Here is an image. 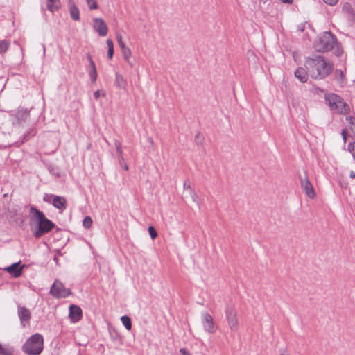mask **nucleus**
Listing matches in <instances>:
<instances>
[{"mask_svg":"<svg viewBox=\"0 0 355 355\" xmlns=\"http://www.w3.org/2000/svg\"><path fill=\"white\" fill-rule=\"evenodd\" d=\"M300 31H303V28L302 27H300Z\"/></svg>","mask_w":355,"mask_h":355,"instance_id":"nucleus-48","label":"nucleus"},{"mask_svg":"<svg viewBox=\"0 0 355 355\" xmlns=\"http://www.w3.org/2000/svg\"><path fill=\"white\" fill-rule=\"evenodd\" d=\"M100 95H101V93H100L99 90H96L94 93V96L96 99H98L99 98Z\"/></svg>","mask_w":355,"mask_h":355,"instance_id":"nucleus-41","label":"nucleus"},{"mask_svg":"<svg viewBox=\"0 0 355 355\" xmlns=\"http://www.w3.org/2000/svg\"><path fill=\"white\" fill-rule=\"evenodd\" d=\"M18 315L21 322L28 321L31 318L30 311L25 307H19Z\"/></svg>","mask_w":355,"mask_h":355,"instance_id":"nucleus-20","label":"nucleus"},{"mask_svg":"<svg viewBox=\"0 0 355 355\" xmlns=\"http://www.w3.org/2000/svg\"><path fill=\"white\" fill-rule=\"evenodd\" d=\"M93 28L101 37H105L107 34L108 28L105 21L100 17L93 19Z\"/></svg>","mask_w":355,"mask_h":355,"instance_id":"nucleus-9","label":"nucleus"},{"mask_svg":"<svg viewBox=\"0 0 355 355\" xmlns=\"http://www.w3.org/2000/svg\"><path fill=\"white\" fill-rule=\"evenodd\" d=\"M346 120L348 121L350 125V129L353 132L355 137V118L353 116H347Z\"/></svg>","mask_w":355,"mask_h":355,"instance_id":"nucleus-29","label":"nucleus"},{"mask_svg":"<svg viewBox=\"0 0 355 355\" xmlns=\"http://www.w3.org/2000/svg\"><path fill=\"white\" fill-rule=\"evenodd\" d=\"M31 133H33V134L34 135V130H31L30 132H27L26 134H25L24 137H28V134H31Z\"/></svg>","mask_w":355,"mask_h":355,"instance_id":"nucleus-44","label":"nucleus"},{"mask_svg":"<svg viewBox=\"0 0 355 355\" xmlns=\"http://www.w3.org/2000/svg\"><path fill=\"white\" fill-rule=\"evenodd\" d=\"M191 355V354H190Z\"/></svg>","mask_w":355,"mask_h":355,"instance_id":"nucleus-49","label":"nucleus"},{"mask_svg":"<svg viewBox=\"0 0 355 355\" xmlns=\"http://www.w3.org/2000/svg\"><path fill=\"white\" fill-rule=\"evenodd\" d=\"M183 187H184V189H185V190H187V189L189 190V192L191 191V189H192L188 180L184 181Z\"/></svg>","mask_w":355,"mask_h":355,"instance_id":"nucleus-37","label":"nucleus"},{"mask_svg":"<svg viewBox=\"0 0 355 355\" xmlns=\"http://www.w3.org/2000/svg\"><path fill=\"white\" fill-rule=\"evenodd\" d=\"M189 193L193 201L194 202L198 203L197 193L193 189H191V191Z\"/></svg>","mask_w":355,"mask_h":355,"instance_id":"nucleus-35","label":"nucleus"},{"mask_svg":"<svg viewBox=\"0 0 355 355\" xmlns=\"http://www.w3.org/2000/svg\"><path fill=\"white\" fill-rule=\"evenodd\" d=\"M349 177L352 179L355 178V172L354 171H351L349 173Z\"/></svg>","mask_w":355,"mask_h":355,"instance_id":"nucleus-42","label":"nucleus"},{"mask_svg":"<svg viewBox=\"0 0 355 355\" xmlns=\"http://www.w3.org/2000/svg\"><path fill=\"white\" fill-rule=\"evenodd\" d=\"M305 67L310 76L315 79L325 78L333 69L331 64L321 55L308 58L305 62Z\"/></svg>","mask_w":355,"mask_h":355,"instance_id":"nucleus-2","label":"nucleus"},{"mask_svg":"<svg viewBox=\"0 0 355 355\" xmlns=\"http://www.w3.org/2000/svg\"><path fill=\"white\" fill-rule=\"evenodd\" d=\"M29 115L27 110H19L15 114L16 121L14 123L21 124L24 122Z\"/></svg>","mask_w":355,"mask_h":355,"instance_id":"nucleus-18","label":"nucleus"},{"mask_svg":"<svg viewBox=\"0 0 355 355\" xmlns=\"http://www.w3.org/2000/svg\"><path fill=\"white\" fill-rule=\"evenodd\" d=\"M116 39H117L119 46L121 48V49L127 47L126 45L125 44L124 42L123 41L122 36L121 35H117Z\"/></svg>","mask_w":355,"mask_h":355,"instance_id":"nucleus-33","label":"nucleus"},{"mask_svg":"<svg viewBox=\"0 0 355 355\" xmlns=\"http://www.w3.org/2000/svg\"><path fill=\"white\" fill-rule=\"evenodd\" d=\"M342 12L350 24L354 22L355 13L352 5L349 3L346 2L343 3L342 7Z\"/></svg>","mask_w":355,"mask_h":355,"instance_id":"nucleus-11","label":"nucleus"},{"mask_svg":"<svg viewBox=\"0 0 355 355\" xmlns=\"http://www.w3.org/2000/svg\"><path fill=\"white\" fill-rule=\"evenodd\" d=\"M180 352L182 354V355H190L191 354L185 349V348H181L180 349Z\"/></svg>","mask_w":355,"mask_h":355,"instance_id":"nucleus-39","label":"nucleus"},{"mask_svg":"<svg viewBox=\"0 0 355 355\" xmlns=\"http://www.w3.org/2000/svg\"><path fill=\"white\" fill-rule=\"evenodd\" d=\"M307 72L302 67L297 68L295 71V76L301 83H306L308 80Z\"/></svg>","mask_w":355,"mask_h":355,"instance_id":"nucleus-16","label":"nucleus"},{"mask_svg":"<svg viewBox=\"0 0 355 355\" xmlns=\"http://www.w3.org/2000/svg\"><path fill=\"white\" fill-rule=\"evenodd\" d=\"M43 348V336L37 333L32 335L22 346L23 352L28 355H40Z\"/></svg>","mask_w":355,"mask_h":355,"instance_id":"nucleus-4","label":"nucleus"},{"mask_svg":"<svg viewBox=\"0 0 355 355\" xmlns=\"http://www.w3.org/2000/svg\"><path fill=\"white\" fill-rule=\"evenodd\" d=\"M313 49L318 52L332 51L333 53L339 57L343 53L340 44L336 37L330 32L325 31L318 35L313 44Z\"/></svg>","mask_w":355,"mask_h":355,"instance_id":"nucleus-1","label":"nucleus"},{"mask_svg":"<svg viewBox=\"0 0 355 355\" xmlns=\"http://www.w3.org/2000/svg\"><path fill=\"white\" fill-rule=\"evenodd\" d=\"M325 100L331 110L335 112L342 114H346L349 111V106L343 99L336 94H329L326 96Z\"/></svg>","mask_w":355,"mask_h":355,"instance_id":"nucleus-5","label":"nucleus"},{"mask_svg":"<svg viewBox=\"0 0 355 355\" xmlns=\"http://www.w3.org/2000/svg\"><path fill=\"white\" fill-rule=\"evenodd\" d=\"M55 196L53 195V194H48V193H46L44 197H43V200L44 202H51V201H53V198H54Z\"/></svg>","mask_w":355,"mask_h":355,"instance_id":"nucleus-34","label":"nucleus"},{"mask_svg":"<svg viewBox=\"0 0 355 355\" xmlns=\"http://www.w3.org/2000/svg\"><path fill=\"white\" fill-rule=\"evenodd\" d=\"M226 320L230 330L236 332L239 329L237 311L232 304H227L225 310Z\"/></svg>","mask_w":355,"mask_h":355,"instance_id":"nucleus-6","label":"nucleus"},{"mask_svg":"<svg viewBox=\"0 0 355 355\" xmlns=\"http://www.w3.org/2000/svg\"><path fill=\"white\" fill-rule=\"evenodd\" d=\"M324 3H326L327 4H329L330 6H334L336 5L338 0H323Z\"/></svg>","mask_w":355,"mask_h":355,"instance_id":"nucleus-36","label":"nucleus"},{"mask_svg":"<svg viewBox=\"0 0 355 355\" xmlns=\"http://www.w3.org/2000/svg\"><path fill=\"white\" fill-rule=\"evenodd\" d=\"M69 10L71 17L74 21H78L80 19V11L76 3L69 6Z\"/></svg>","mask_w":355,"mask_h":355,"instance_id":"nucleus-21","label":"nucleus"},{"mask_svg":"<svg viewBox=\"0 0 355 355\" xmlns=\"http://www.w3.org/2000/svg\"><path fill=\"white\" fill-rule=\"evenodd\" d=\"M114 85L117 88L121 89L124 91L127 90V80L119 72L115 73Z\"/></svg>","mask_w":355,"mask_h":355,"instance_id":"nucleus-14","label":"nucleus"},{"mask_svg":"<svg viewBox=\"0 0 355 355\" xmlns=\"http://www.w3.org/2000/svg\"><path fill=\"white\" fill-rule=\"evenodd\" d=\"M341 135L343 139V142L346 143L347 141V130L345 129L343 130L341 132Z\"/></svg>","mask_w":355,"mask_h":355,"instance_id":"nucleus-38","label":"nucleus"},{"mask_svg":"<svg viewBox=\"0 0 355 355\" xmlns=\"http://www.w3.org/2000/svg\"><path fill=\"white\" fill-rule=\"evenodd\" d=\"M280 355H289L288 354H281Z\"/></svg>","mask_w":355,"mask_h":355,"instance_id":"nucleus-47","label":"nucleus"},{"mask_svg":"<svg viewBox=\"0 0 355 355\" xmlns=\"http://www.w3.org/2000/svg\"><path fill=\"white\" fill-rule=\"evenodd\" d=\"M121 53L123 54V59L131 66H132V64L130 62V57L132 55L131 51L130 48L128 46L123 49H121Z\"/></svg>","mask_w":355,"mask_h":355,"instance_id":"nucleus-22","label":"nucleus"},{"mask_svg":"<svg viewBox=\"0 0 355 355\" xmlns=\"http://www.w3.org/2000/svg\"><path fill=\"white\" fill-rule=\"evenodd\" d=\"M87 58H88V60L89 62V64L91 66V70L89 72V76L92 82H95L97 78L96 68L95 64L92 58V56L89 54L87 55Z\"/></svg>","mask_w":355,"mask_h":355,"instance_id":"nucleus-19","label":"nucleus"},{"mask_svg":"<svg viewBox=\"0 0 355 355\" xmlns=\"http://www.w3.org/2000/svg\"><path fill=\"white\" fill-rule=\"evenodd\" d=\"M121 321L127 330H130L132 328V322L130 318L127 315H123L121 318Z\"/></svg>","mask_w":355,"mask_h":355,"instance_id":"nucleus-25","label":"nucleus"},{"mask_svg":"<svg viewBox=\"0 0 355 355\" xmlns=\"http://www.w3.org/2000/svg\"><path fill=\"white\" fill-rule=\"evenodd\" d=\"M301 186L304 191H305L307 196L311 198H313L315 196L313 185L307 178L306 175H304V178H300Z\"/></svg>","mask_w":355,"mask_h":355,"instance_id":"nucleus-10","label":"nucleus"},{"mask_svg":"<svg viewBox=\"0 0 355 355\" xmlns=\"http://www.w3.org/2000/svg\"><path fill=\"white\" fill-rule=\"evenodd\" d=\"M83 315L82 309L77 305L72 304L69 307V316L73 323L78 322Z\"/></svg>","mask_w":355,"mask_h":355,"instance_id":"nucleus-13","label":"nucleus"},{"mask_svg":"<svg viewBox=\"0 0 355 355\" xmlns=\"http://www.w3.org/2000/svg\"><path fill=\"white\" fill-rule=\"evenodd\" d=\"M50 293L55 298H64L71 295V291L60 281L55 280L51 287Z\"/></svg>","mask_w":355,"mask_h":355,"instance_id":"nucleus-7","label":"nucleus"},{"mask_svg":"<svg viewBox=\"0 0 355 355\" xmlns=\"http://www.w3.org/2000/svg\"><path fill=\"white\" fill-rule=\"evenodd\" d=\"M114 146L116 148V152L118 153V155H119V157H121V159H123V150H122V148H121V142L119 141V140H114Z\"/></svg>","mask_w":355,"mask_h":355,"instance_id":"nucleus-28","label":"nucleus"},{"mask_svg":"<svg viewBox=\"0 0 355 355\" xmlns=\"http://www.w3.org/2000/svg\"><path fill=\"white\" fill-rule=\"evenodd\" d=\"M201 320L203 329L205 332L213 334L216 332L217 325L215 324L211 315L207 311L201 313Z\"/></svg>","mask_w":355,"mask_h":355,"instance_id":"nucleus-8","label":"nucleus"},{"mask_svg":"<svg viewBox=\"0 0 355 355\" xmlns=\"http://www.w3.org/2000/svg\"><path fill=\"white\" fill-rule=\"evenodd\" d=\"M30 214L33 215L31 220H34L37 225V227L33 230L31 223L33 234L36 239H39L44 234L49 232L55 227L53 223L46 218L44 213L37 208L31 207Z\"/></svg>","mask_w":355,"mask_h":355,"instance_id":"nucleus-3","label":"nucleus"},{"mask_svg":"<svg viewBox=\"0 0 355 355\" xmlns=\"http://www.w3.org/2000/svg\"><path fill=\"white\" fill-rule=\"evenodd\" d=\"M85 1L87 3V5L88 6V8L90 10H96L98 8V5L96 0H85Z\"/></svg>","mask_w":355,"mask_h":355,"instance_id":"nucleus-26","label":"nucleus"},{"mask_svg":"<svg viewBox=\"0 0 355 355\" xmlns=\"http://www.w3.org/2000/svg\"><path fill=\"white\" fill-rule=\"evenodd\" d=\"M148 232H149L150 237L153 239H155L157 236V233L155 229L152 226L148 227Z\"/></svg>","mask_w":355,"mask_h":355,"instance_id":"nucleus-32","label":"nucleus"},{"mask_svg":"<svg viewBox=\"0 0 355 355\" xmlns=\"http://www.w3.org/2000/svg\"><path fill=\"white\" fill-rule=\"evenodd\" d=\"M67 1L68 6H70V5H72V4L75 3L73 0H67Z\"/></svg>","mask_w":355,"mask_h":355,"instance_id":"nucleus-43","label":"nucleus"},{"mask_svg":"<svg viewBox=\"0 0 355 355\" xmlns=\"http://www.w3.org/2000/svg\"><path fill=\"white\" fill-rule=\"evenodd\" d=\"M24 265L21 266L20 262L12 263L4 268V270L10 274L13 277H19L23 271Z\"/></svg>","mask_w":355,"mask_h":355,"instance_id":"nucleus-12","label":"nucleus"},{"mask_svg":"<svg viewBox=\"0 0 355 355\" xmlns=\"http://www.w3.org/2000/svg\"><path fill=\"white\" fill-rule=\"evenodd\" d=\"M348 150L352 153L355 159V143H349L347 146Z\"/></svg>","mask_w":355,"mask_h":355,"instance_id":"nucleus-31","label":"nucleus"},{"mask_svg":"<svg viewBox=\"0 0 355 355\" xmlns=\"http://www.w3.org/2000/svg\"><path fill=\"white\" fill-rule=\"evenodd\" d=\"M106 43L108 47L107 58L111 60L114 55V44L111 39H107Z\"/></svg>","mask_w":355,"mask_h":355,"instance_id":"nucleus-23","label":"nucleus"},{"mask_svg":"<svg viewBox=\"0 0 355 355\" xmlns=\"http://www.w3.org/2000/svg\"><path fill=\"white\" fill-rule=\"evenodd\" d=\"M46 8L47 9L51 12H55L58 10L61 7V3L60 0H46Z\"/></svg>","mask_w":355,"mask_h":355,"instance_id":"nucleus-17","label":"nucleus"},{"mask_svg":"<svg viewBox=\"0 0 355 355\" xmlns=\"http://www.w3.org/2000/svg\"><path fill=\"white\" fill-rule=\"evenodd\" d=\"M280 3L284 4H292L293 3V0H279Z\"/></svg>","mask_w":355,"mask_h":355,"instance_id":"nucleus-40","label":"nucleus"},{"mask_svg":"<svg viewBox=\"0 0 355 355\" xmlns=\"http://www.w3.org/2000/svg\"><path fill=\"white\" fill-rule=\"evenodd\" d=\"M92 225V220L90 216H85L83 220V225L88 229L91 227Z\"/></svg>","mask_w":355,"mask_h":355,"instance_id":"nucleus-30","label":"nucleus"},{"mask_svg":"<svg viewBox=\"0 0 355 355\" xmlns=\"http://www.w3.org/2000/svg\"><path fill=\"white\" fill-rule=\"evenodd\" d=\"M124 169H125V171H128V166L127 165H125V166H124Z\"/></svg>","mask_w":355,"mask_h":355,"instance_id":"nucleus-46","label":"nucleus"},{"mask_svg":"<svg viewBox=\"0 0 355 355\" xmlns=\"http://www.w3.org/2000/svg\"><path fill=\"white\" fill-rule=\"evenodd\" d=\"M13 349L8 346H4L0 344V355H12Z\"/></svg>","mask_w":355,"mask_h":355,"instance_id":"nucleus-24","label":"nucleus"},{"mask_svg":"<svg viewBox=\"0 0 355 355\" xmlns=\"http://www.w3.org/2000/svg\"><path fill=\"white\" fill-rule=\"evenodd\" d=\"M52 205L60 210H64L67 208V200L62 196H55Z\"/></svg>","mask_w":355,"mask_h":355,"instance_id":"nucleus-15","label":"nucleus"},{"mask_svg":"<svg viewBox=\"0 0 355 355\" xmlns=\"http://www.w3.org/2000/svg\"><path fill=\"white\" fill-rule=\"evenodd\" d=\"M9 46V42L7 40L0 41V53H5Z\"/></svg>","mask_w":355,"mask_h":355,"instance_id":"nucleus-27","label":"nucleus"},{"mask_svg":"<svg viewBox=\"0 0 355 355\" xmlns=\"http://www.w3.org/2000/svg\"><path fill=\"white\" fill-rule=\"evenodd\" d=\"M53 260L55 261L56 263H58V258L56 256L54 257Z\"/></svg>","mask_w":355,"mask_h":355,"instance_id":"nucleus-45","label":"nucleus"}]
</instances>
